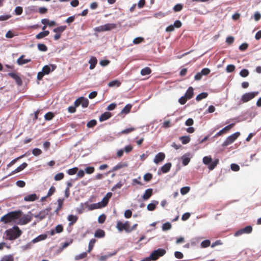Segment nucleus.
<instances>
[{
	"label": "nucleus",
	"mask_w": 261,
	"mask_h": 261,
	"mask_svg": "<svg viewBox=\"0 0 261 261\" xmlns=\"http://www.w3.org/2000/svg\"><path fill=\"white\" fill-rule=\"evenodd\" d=\"M38 199L36 194H32L24 197V200L25 201H34Z\"/></svg>",
	"instance_id": "5701e85b"
},
{
	"label": "nucleus",
	"mask_w": 261,
	"mask_h": 261,
	"mask_svg": "<svg viewBox=\"0 0 261 261\" xmlns=\"http://www.w3.org/2000/svg\"><path fill=\"white\" fill-rule=\"evenodd\" d=\"M112 196V193L111 192H108L106 194V195L102 198V201L101 202H98L97 204H94V208H101L107 206Z\"/></svg>",
	"instance_id": "20e7f679"
},
{
	"label": "nucleus",
	"mask_w": 261,
	"mask_h": 261,
	"mask_svg": "<svg viewBox=\"0 0 261 261\" xmlns=\"http://www.w3.org/2000/svg\"><path fill=\"white\" fill-rule=\"evenodd\" d=\"M234 125V123H231L225 127H224L223 129H222L221 130H220L219 132H218L215 135V137H217L219 136H221V135L223 134L226 133L229 129H230L231 128H232Z\"/></svg>",
	"instance_id": "ddd939ff"
},
{
	"label": "nucleus",
	"mask_w": 261,
	"mask_h": 261,
	"mask_svg": "<svg viewBox=\"0 0 261 261\" xmlns=\"http://www.w3.org/2000/svg\"><path fill=\"white\" fill-rule=\"evenodd\" d=\"M97 59L94 57H91L89 61V63L90 64L89 69L90 70L93 69L97 64Z\"/></svg>",
	"instance_id": "412c9836"
},
{
	"label": "nucleus",
	"mask_w": 261,
	"mask_h": 261,
	"mask_svg": "<svg viewBox=\"0 0 261 261\" xmlns=\"http://www.w3.org/2000/svg\"><path fill=\"white\" fill-rule=\"evenodd\" d=\"M179 140L183 144H186L190 141V137L188 136H182L179 138Z\"/></svg>",
	"instance_id": "72a5a7b5"
},
{
	"label": "nucleus",
	"mask_w": 261,
	"mask_h": 261,
	"mask_svg": "<svg viewBox=\"0 0 261 261\" xmlns=\"http://www.w3.org/2000/svg\"><path fill=\"white\" fill-rule=\"evenodd\" d=\"M141 179V177L139 176L138 177V179H133V180H132V185L133 186L135 185H143V184L142 183L141 181H139V179Z\"/></svg>",
	"instance_id": "680f3d73"
},
{
	"label": "nucleus",
	"mask_w": 261,
	"mask_h": 261,
	"mask_svg": "<svg viewBox=\"0 0 261 261\" xmlns=\"http://www.w3.org/2000/svg\"><path fill=\"white\" fill-rule=\"evenodd\" d=\"M171 166H172L171 163H166V164H165L161 167V171L163 173H167L170 171Z\"/></svg>",
	"instance_id": "a878e982"
},
{
	"label": "nucleus",
	"mask_w": 261,
	"mask_h": 261,
	"mask_svg": "<svg viewBox=\"0 0 261 261\" xmlns=\"http://www.w3.org/2000/svg\"><path fill=\"white\" fill-rule=\"evenodd\" d=\"M46 238H47V235L46 234H41V235H39V236H38L37 237H36V238H35L34 239H33L32 240V242L33 243H35L38 242L39 241L44 240Z\"/></svg>",
	"instance_id": "7c9ffc66"
},
{
	"label": "nucleus",
	"mask_w": 261,
	"mask_h": 261,
	"mask_svg": "<svg viewBox=\"0 0 261 261\" xmlns=\"http://www.w3.org/2000/svg\"><path fill=\"white\" fill-rule=\"evenodd\" d=\"M32 153L35 156H38L42 153V151L41 149L36 148L32 150Z\"/></svg>",
	"instance_id": "4d7b16f0"
},
{
	"label": "nucleus",
	"mask_w": 261,
	"mask_h": 261,
	"mask_svg": "<svg viewBox=\"0 0 261 261\" xmlns=\"http://www.w3.org/2000/svg\"><path fill=\"white\" fill-rule=\"evenodd\" d=\"M230 168L232 171H238L240 170L239 166L236 164H232L230 165Z\"/></svg>",
	"instance_id": "774afa93"
},
{
	"label": "nucleus",
	"mask_w": 261,
	"mask_h": 261,
	"mask_svg": "<svg viewBox=\"0 0 261 261\" xmlns=\"http://www.w3.org/2000/svg\"><path fill=\"white\" fill-rule=\"evenodd\" d=\"M190 190V187H184L180 189V193L182 195L187 194Z\"/></svg>",
	"instance_id": "49530a36"
},
{
	"label": "nucleus",
	"mask_w": 261,
	"mask_h": 261,
	"mask_svg": "<svg viewBox=\"0 0 261 261\" xmlns=\"http://www.w3.org/2000/svg\"><path fill=\"white\" fill-rule=\"evenodd\" d=\"M67 27L66 25H62L53 30L54 32L56 33L54 38L55 40H59L61 36V34L66 29Z\"/></svg>",
	"instance_id": "1a4fd4ad"
},
{
	"label": "nucleus",
	"mask_w": 261,
	"mask_h": 261,
	"mask_svg": "<svg viewBox=\"0 0 261 261\" xmlns=\"http://www.w3.org/2000/svg\"><path fill=\"white\" fill-rule=\"evenodd\" d=\"M219 162L218 160H216L213 162H212L208 165V169L211 170H213L217 166Z\"/></svg>",
	"instance_id": "ea45409f"
},
{
	"label": "nucleus",
	"mask_w": 261,
	"mask_h": 261,
	"mask_svg": "<svg viewBox=\"0 0 261 261\" xmlns=\"http://www.w3.org/2000/svg\"><path fill=\"white\" fill-rule=\"evenodd\" d=\"M54 117V115L52 112H48L44 116L45 119L46 120H50Z\"/></svg>",
	"instance_id": "603ef678"
},
{
	"label": "nucleus",
	"mask_w": 261,
	"mask_h": 261,
	"mask_svg": "<svg viewBox=\"0 0 261 261\" xmlns=\"http://www.w3.org/2000/svg\"><path fill=\"white\" fill-rule=\"evenodd\" d=\"M56 65L54 64H51L50 65H45L43 66V67L42 68V71L45 74H48L51 71H54L56 68Z\"/></svg>",
	"instance_id": "f8f14e48"
},
{
	"label": "nucleus",
	"mask_w": 261,
	"mask_h": 261,
	"mask_svg": "<svg viewBox=\"0 0 261 261\" xmlns=\"http://www.w3.org/2000/svg\"><path fill=\"white\" fill-rule=\"evenodd\" d=\"M159 202L156 200H153L152 201V202L148 204L147 206V208L149 211H154L156 205L158 204Z\"/></svg>",
	"instance_id": "4be33fe9"
},
{
	"label": "nucleus",
	"mask_w": 261,
	"mask_h": 261,
	"mask_svg": "<svg viewBox=\"0 0 261 261\" xmlns=\"http://www.w3.org/2000/svg\"><path fill=\"white\" fill-rule=\"evenodd\" d=\"M116 228L119 231H122L125 230L126 232H130V226L129 221H126L125 223H123L121 221H118L116 224Z\"/></svg>",
	"instance_id": "7ed1b4c3"
},
{
	"label": "nucleus",
	"mask_w": 261,
	"mask_h": 261,
	"mask_svg": "<svg viewBox=\"0 0 261 261\" xmlns=\"http://www.w3.org/2000/svg\"><path fill=\"white\" fill-rule=\"evenodd\" d=\"M97 124V121L95 119H93L89 121L87 124V126L89 128L95 126Z\"/></svg>",
	"instance_id": "de8ad7c7"
},
{
	"label": "nucleus",
	"mask_w": 261,
	"mask_h": 261,
	"mask_svg": "<svg viewBox=\"0 0 261 261\" xmlns=\"http://www.w3.org/2000/svg\"><path fill=\"white\" fill-rule=\"evenodd\" d=\"M165 158V154L164 152H159L156 154L154 157L153 162L155 164H158L162 162Z\"/></svg>",
	"instance_id": "4468645a"
},
{
	"label": "nucleus",
	"mask_w": 261,
	"mask_h": 261,
	"mask_svg": "<svg viewBox=\"0 0 261 261\" xmlns=\"http://www.w3.org/2000/svg\"><path fill=\"white\" fill-rule=\"evenodd\" d=\"M153 195L152 189L149 188L145 190L144 193L142 196V198L144 200H147Z\"/></svg>",
	"instance_id": "2eb2a0df"
},
{
	"label": "nucleus",
	"mask_w": 261,
	"mask_h": 261,
	"mask_svg": "<svg viewBox=\"0 0 261 261\" xmlns=\"http://www.w3.org/2000/svg\"><path fill=\"white\" fill-rule=\"evenodd\" d=\"M123 185V184L121 182V181H119L117 184H116L113 188H112V191H114L117 189H120Z\"/></svg>",
	"instance_id": "e2e57ef3"
},
{
	"label": "nucleus",
	"mask_w": 261,
	"mask_h": 261,
	"mask_svg": "<svg viewBox=\"0 0 261 261\" xmlns=\"http://www.w3.org/2000/svg\"><path fill=\"white\" fill-rule=\"evenodd\" d=\"M24 155H25L24 154H23L22 155L19 156V157H18L17 158L14 159V160H13L10 163H9L7 165V167L9 168V167H11L12 166H13L14 164H15L16 163V162L18 160L23 158L24 156Z\"/></svg>",
	"instance_id": "c9c22d12"
},
{
	"label": "nucleus",
	"mask_w": 261,
	"mask_h": 261,
	"mask_svg": "<svg viewBox=\"0 0 261 261\" xmlns=\"http://www.w3.org/2000/svg\"><path fill=\"white\" fill-rule=\"evenodd\" d=\"M258 94V92H252L245 93L242 96L241 101L242 103L247 102L254 98Z\"/></svg>",
	"instance_id": "0eeeda50"
},
{
	"label": "nucleus",
	"mask_w": 261,
	"mask_h": 261,
	"mask_svg": "<svg viewBox=\"0 0 261 261\" xmlns=\"http://www.w3.org/2000/svg\"><path fill=\"white\" fill-rule=\"evenodd\" d=\"M87 254L86 252H83L81 254H80L79 255H76L75 256V259L77 260H80V259L84 258H85L87 256Z\"/></svg>",
	"instance_id": "09e8293b"
},
{
	"label": "nucleus",
	"mask_w": 261,
	"mask_h": 261,
	"mask_svg": "<svg viewBox=\"0 0 261 261\" xmlns=\"http://www.w3.org/2000/svg\"><path fill=\"white\" fill-rule=\"evenodd\" d=\"M144 180L146 182H149L152 178V174L150 173H147L144 174L143 176Z\"/></svg>",
	"instance_id": "79ce46f5"
},
{
	"label": "nucleus",
	"mask_w": 261,
	"mask_h": 261,
	"mask_svg": "<svg viewBox=\"0 0 261 261\" xmlns=\"http://www.w3.org/2000/svg\"><path fill=\"white\" fill-rule=\"evenodd\" d=\"M120 84H121V83L119 81L114 80V81H111L110 82H109L108 84V86L109 87H114L115 86H116L117 87H119V86H120Z\"/></svg>",
	"instance_id": "58836bf2"
},
{
	"label": "nucleus",
	"mask_w": 261,
	"mask_h": 261,
	"mask_svg": "<svg viewBox=\"0 0 261 261\" xmlns=\"http://www.w3.org/2000/svg\"><path fill=\"white\" fill-rule=\"evenodd\" d=\"M96 241V240L95 239H92L90 241V242L89 243V245H88V252H90L91 251V250H92V249L94 246V244H95Z\"/></svg>",
	"instance_id": "f704fd0d"
},
{
	"label": "nucleus",
	"mask_w": 261,
	"mask_h": 261,
	"mask_svg": "<svg viewBox=\"0 0 261 261\" xmlns=\"http://www.w3.org/2000/svg\"><path fill=\"white\" fill-rule=\"evenodd\" d=\"M103 25L105 31H110L112 29H115L117 27L116 24L115 23H107Z\"/></svg>",
	"instance_id": "cd10ccee"
},
{
	"label": "nucleus",
	"mask_w": 261,
	"mask_h": 261,
	"mask_svg": "<svg viewBox=\"0 0 261 261\" xmlns=\"http://www.w3.org/2000/svg\"><path fill=\"white\" fill-rule=\"evenodd\" d=\"M64 177V174L63 173L61 172L57 174L54 177L55 180L58 181L62 179Z\"/></svg>",
	"instance_id": "8fccbe9b"
},
{
	"label": "nucleus",
	"mask_w": 261,
	"mask_h": 261,
	"mask_svg": "<svg viewBox=\"0 0 261 261\" xmlns=\"http://www.w3.org/2000/svg\"><path fill=\"white\" fill-rule=\"evenodd\" d=\"M171 228V225L170 223L167 222L164 223L162 226V229L163 230H168Z\"/></svg>",
	"instance_id": "13d9d810"
},
{
	"label": "nucleus",
	"mask_w": 261,
	"mask_h": 261,
	"mask_svg": "<svg viewBox=\"0 0 261 261\" xmlns=\"http://www.w3.org/2000/svg\"><path fill=\"white\" fill-rule=\"evenodd\" d=\"M188 100V99L184 95L182 97H181L180 98H179L178 99V102L181 104V105H184L186 103V102H187V101Z\"/></svg>",
	"instance_id": "0e129e2a"
},
{
	"label": "nucleus",
	"mask_w": 261,
	"mask_h": 261,
	"mask_svg": "<svg viewBox=\"0 0 261 261\" xmlns=\"http://www.w3.org/2000/svg\"><path fill=\"white\" fill-rule=\"evenodd\" d=\"M236 67L232 64H229L227 66L226 71L227 72H232L234 71Z\"/></svg>",
	"instance_id": "a18cd8bd"
},
{
	"label": "nucleus",
	"mask_w": 261,
	"mask_h": 261,
	"mask_svg": "<svg viewBox=\"0 0 261 261\" xmlns=\"http://www.w3.org/2000/svg\"><path fill=\"white\" fill-rule=\"evenodd\" d=\"M112 116V114L111 113L109 112H106L102 114L99 117V120L100 122H102L106 121L109 118H110Z\"/></svg>",
	"instance_id": "dca6fc26"
},
{
	"label": "nucleus",
	"mask_w": 261,
	"mask_h": 261,
	"mask_svg": "<svg viewBox=\"0 0 261 261\" xmlns=\"http://www.w3.org/2000/svg\"><path fill=\"white\" fill-rule=\"evenodd\" d=\"M208 96V94L206 92H202L199 94L196 97L197 101H200L204 98H205Z\"/></svg>",
	"instance_id": "473e14b6"
},
{
	"label": "nucleus",
	"mask_w": 261,
	"mask_h": 261,
	"mask_svg": "<svg viewBox=\"0 0 261 261\" xmlns=\"http://www.w3.org/2000/svg\"><path fill=\"white\" fill-rule=\"evenodd\" d=\"M132 107V105L130 104L126 105L124 108L122 110L119 115H126L129 113L130 111L131 108Z\"/></svg>",
	"instance_id": "393cba45"
},
{
	"label": "nucleus",
	"mask_w": 261,
	"mask_h": 261,
	"mask_svg": "<svg viewBox=\"0 0 261 261\" xmlns=\"http://www.w3.org/2000/svg\"><path fill=\"white\" fill-rule=\"evenodd\" d=\"M8 75L10 77L13 79L15 81L16 83H17V84L18 86L22 85V80H21V77L17 73L10 72L8 74Z\"/></svg>",
	"instance_id": "9b49d317"
},
{
	"label": "nucleus",
	"mask_w": 261,
	"mask_h": 261,
	"mask_svg": "<svg viewBox=\"0 0 261 261\" xmlns=\"http://www.w3.org/2000/svg\"><path fill=\"white\" fill-rule=\"evenodd\" d=\"M25 57L24 55H22L17 60V63L19 65H22L28 63H29L31 61L30 59H23V58Z\"/></svg>",
	"instance_id": "6ab92c4d"
},
{
	"label": "nucleus",
	"mask_w": 261,
	"mask_h": 261,
	"mask_svg": "<svg viewBox=\"0 0 261 261\" xmlns=\"http://www.w3.org/2000/svg\"><path fill=\"white\" fill-rule=\"evenodd\" d=\"M166 251L164 249L159 248L157 250H154L150 254V258L152 260H156L160 257L163 256L166 253Z\"/></svg>",
	"instance_id": "39448f33"
},
{
	"label": "nucleus",
	"mask_w": 261,
	"mask_h": 261,
	"mask_svg": "<svg viewBox=\"0 0 261 261\" xmlns=\"http://www.w3.org/2000/svg\"><path fill=\"white\" fill-rule=\"evenodd\" d=\"M182 5L180 4H178L174 6V7H173V10L174 12H179L182 9Z\"/></svg>",
	"instance_id": "864d4df0"
},
{
	"label": "nucleus",
	"mask_w": 261,
	"mask_h": 261,
	"mask_svg": "<svg viewBox=\"0 0 261 261\" xmlns=\"http://www.w3.org/2000/svg\"><path fill=\"white\" fill-rule=\"evenodd\" d=\"M67 219L70 222L69 223V225H72L74 224L77 220L78 217L76 216L70 215L68 216Z\"/></svg>",
	"instance_id": "bb28decb"
},
{
	"label": "nucleus",
	"mask_w": 261,
	"mask_h": 261,
	"mask_svg": "<svg viewBox=\"0 0 261 261\" xmlns=\"http://www.w3.org/2000/svg\"><path fill=\"white\" fill-rule=\"evenodd\" d=\"M151 72V69L148 67H146L141 70L140 73L142 75H146L149 74Z\"/></svg>",
	"instance_id": "2f4dec72"
},
{
	"label": "nucleus",
	"mask_w": 261,
	"mask_h": 261,
	"mask_svg": "<svg viewBox=\"0 0 261 261\" xmlns=\"http://www.w3.org/2000/svg\"><path fill=\"white\" fill-rule=\"evenodd\" d=\"M144 40V38L141 37H137L135 38L133 40V43L135 44H139L142 42H143Z\"/></svg>",
	"instance_id": "338daca9"
},
{
	"label": "nucleus",
	"mask_w": 261,
	"mask_h": 261,
	"mask_svg": "<svg viewBox=\"0 0 261 261\" xmlns=\"http://www.w3.org/2000/svg\"><path fill=\"white\" fill-rule=\"evenodd\" d=\"M240 74L242 77H245L248 75L249 71L247 69H244L240 71Z\"/></svg>",
	"instance_id": "6e6d98bb"
},
{
	"label": "nucleus",
	"mask_w": 261,
	"mask_h": 261,
	"mask_svg": "<svg viewBox=\"0 0 261 261\" xmlns=\"http://www.w3.org/2000/svg\"><path fill=\"white\" fill-rule=\"evenodd\" d=\"M210 72H211L210 69L207 68H203L200 71L202 75H207L210 73Z\"/></svg>",
	"instance_id": "bf43d9fd"
},
{
	"label": "nucleus",
	"mask_w": 261,
	"mask_h": 261,
	"mask_svg": "<svg viewBox=\"0 0 261 261\" xmlns=\"http://www.w3.org/2000/svg\"><path fill=\"white\" fill-rule=\"evenodd\" d=\"M194 89L192 87H190L188 88L187 90L185 96L188 99H190L192 98L194 95Z\"/></svg>",
	"instance_id": "b1692460"
},
{
	"label": "nucleus",
	"mask_w": 261,
	"mask_h": 261,
	"mask_svg": "<svg viewBox=\"0 0 261 261\" xmlns=\"http://www.w3.org/2000/svg\"><path fill=\"white\" fill-rule=\"evenodd\" d=\"M56 191V188L54 186H51L49 189L46 197H49L52 195Z\"/></svg>",
	"instance_id": "052dcab7"
},
{
	"label": "nucleus",
	"mask_w": 261,
	"mask_h": 261,
	"mask_svg": "<svg viewBox=\"0 0 261 261\" xmlns=\"http://www.w3.org/2000/svg\"><path fill=\"white\" fill-rule=\"evenodd\" d=\"M240 135V133L239 132H236L228 136L222 143V146L225 147L232 144Z\"/></svg>",
	"instance_id": "423d86ee"
},
{
	"label": "nucleus",
	"mask_w": 261,
	"mask_h": 261,
	"mask_svg": "<svg viewBox=\"0 0 261 261\" xmlns=\"http://www.w3.org/2000/svg\"><path fill=\"white\" fill-rule=\"evenodd\" d=\"M55 231L56 233H61L63 231V227L62 225H58L55 227Z\"/></svg>",
	"instance_id": "69168bd1"
},
{
	"label": "nucleus",
	"mask_w": 261,
	"mask_h": 261,
	"mask_svg": "<svg viewBox=\"0 0 261 261\" xmlns=\"http://www.w3.org/2000/svg\"><path fill=\"white\" fill-rule=\"evenodd\" d=\"M89 102L87 98L84 97H80L75 101V107H79L80 105L84 108H86L89 105Z\"/></svg>",
	"instance_id": "6e6552de"
},
{
	"label": "nucleus",
	"mask_w": 261,
	"mask_h": 261,
	"mask_svg": "<svg viewBox=\"0 0 261 261\" xmlns=\"http://www.w3.org/2000/svg\"><path fill=\"white\" fill-rule=\"evenodd\" d=\"M78 171V168L77 167H74L71 169H69L67 171V173L69 175H73L77 173Z\"/></svg>",
	"instance_id": "3c124183"
},
{
	"label": "nucleus",
	"mask_w": 261,
	"mask_h": 261,
	"mask_svg": "<svg viewBox=\"0 0 261 261\" xmlns=\"http://www.w3.org/2000/svg\"><path fill=\"white\" fill-rule=\"evenodd\" d=\"M23 9L20 6H17L15 9V13L17 15H20L22 13Z\"/></svg>",
	"instance_id": "5fc2aeb1"
},
{
	"label": "nucleus",
	"mask_w": 261,
	"mask_h": 261,
	"mask_svg": "<svg viewBox=\"0 0 261 261\" xmlns=\"http://www.w3.org/2000/svg\"><path fill=\"white\" fill-rule=\"evenodd\" d=\"M19 224L20 225H24L30 222L32 220V217L29 216H25L19 218Z\"/></svg>",
	"instance_id": "f3484780"
},
{
	"label": "nucleus",
	"mask_w": 261,
	"mask_h": 261,
	"mask_svg": "<svg viewBox=\"0 0 261 261\" xmlns=\"http://www.w3.org/2000/svg\"><path fill=\"white\" fill-rule=\"evenodd\" d=\"M105 236V231L100 229H97L96 230L94 236L98 238H101L104 237Z\"/></svg>",
	"instance_id": "c756f323"
},
{
	"label": "nucleus",
	"mask_w": 261,
	"mask_h": 261,
	"mask_svg": "<svg viewBox=\"0 0 261 261\" xmlns=\"http://www.w3.org/2000/svg\"><path fill=\"white\" fill-rule=\"evenodd\" d=\"M21 211H13L3 216L1 218V221L5 224H7L19 219L20 217H21Z\"/></svg>",
	"instance_id": "f03ea898"
},
{
	"label": "nucleus",
	"mask_w": 261,
	"mask_h": 261,
	"mask_svg": "<svg viewBox=\"0 0 261 261\" xmlns=\"http://www.w3.org/2000/svg\"><path fill=\"white\" fill-rule=\"evenodd\" d=\"M41 23L44 25H47L49 27H53L56 25V23L54 20H49L48 19L44 18L41 20Z\"/></svg>",
	"instance_id": "aec40b11"
},
{
	"label": "nucleus",
	"mask_w": 261,
	"mask_h": 261,
	"mask_svg": "<svg viewBox=\"0 0 261 261\" xmlns=\"http://www.w3.org/2000/svg\"><path fill=\"white\" fill-rule=\"evenodd\" d=\"M6 239L9 240H14L19 238L22 234L21 230L17 226L7 229L5 231Z\"/></svg>",
	"instance_id": "f257e3e1"
},
{
	"label": "nucleus",
	"mask_w": 261,
	"mask_h": 261,
	"mask_svg": "<svg viewBox=\"0 0 261 261\" xmlns=\"http://www.w3.org/2000/svg\"><path fill=\"white\" fill-rule=\"evenodd\" d=\"M37 47H38V49L40 50V51H46L47 50V46L44 44H42V43H39L37 45Z\"/></svg>",
	"instance_id": "a19ab883"
},
{
	"label": "nucleus",
	"mask_w": 261,
	"mask_h": 261,
	"mask_svg": "<svg viewBox=\"0 0 261 261\" xmlns=\"http://www.w3.org/2000/svg\"><path fill=\"white\" fill-rule=\"evenodd\" d=\"M252 231V227L251 226H246L245 227L242 228V229H241L240 230H239L238 231H237L236 233H235V236H240L241 234H242L243 233H251Z\"/></svg>",
	"instance_id": "9d476101"
},
{
	"label": "nucleus",
	"mask_w": 261,
	"mask_h": 261,
	"mask_svg": "<svg viewBox=\"0 0 261 261\" xmlns=\"http://www.w3.org/2000/svg\"><path fill=\"white\" fill-rule=\"evenodd\" d=\"M28 166V164L26 163H23L19 166H18L16 169H15L14 171H13L10 174L9 176L13 175L15 173L19 172L23 170L24 168H25Z\"/></svg>",
	"instance_id": "a211bd4d"
},
{
	"label": "nucleus",
	"mask_w": 261,
	"mask_h": 261,
	"mask_svg": "<svg viewBox=\"0 0 261 261\" xmlns=\"http://www.w3.org/2000/svg\"><path fill=\"white\" fill-rule=\"evenodd\" d=\"M1 261H14V258L12 255H5L2 258Z\"/></svg>",
	"instance_id": "4c0bfd02"
},
{
	"label": "nucleus",
	"mask_w": 261,
	"mask_h": 261,
	"mask_svg": "<svg viewBox=\"0 0 261 261\" xmlns=\"http://www.w3.org/2000/svg\"><path fill=\"white\" fill-rule=\"evenodd\" d=\"M181 159L182 164L184 166L187 165L190 161V159L186 155H183L181 158Z\"/></svg>",
	"instance_id": "e433bc0d"
},
{
	"label": "nucleus",
	"mask_w": 261,
	"mask_h": 261,
	"mask_svg": "<svg viewBox=\"0 0 261 261\" xmlns=\"http://www.w3.org/2000/svg\"><path fill=\"white\" fill-rule=\"evenodd\" d=\"M211 245V241L209 240H205L201 243L202 248H206Z\"/></svg>",
	"instance_id": "37998d69"
},
{
	"label": "nucleus",
	"mask_w": 261,
	"mask_h": 261,
	"mask_svg": "<svg viewBox=\"0 0 261 261\" xmlns=\"http://www.w3.org/2000/svg\"><path fill=\"white\" fill-rule=\"evenodd\" d=\"M212 162V159L211 156H204L203 158V162L205 165H209Z\"/></svg>",
	"instance_id": "c03bdc74"
},
{
	"label": "nucleus",
	"mask_w": 261,
	"mask_h": 261,
	"mask_svg": "<svg viewBox=\"0 0 261 261\" xmlns=\"http://www.w3.org/2000/svg\"><path fill=\"white\" fill-rule=\"evenodd\" d=\"M127 166V163H120L113 168L112 171H116L118 169H120L124 168V167H126Z\"/></svg>",
	"instance_id": "c85d7f7f"
}]
</instances>
